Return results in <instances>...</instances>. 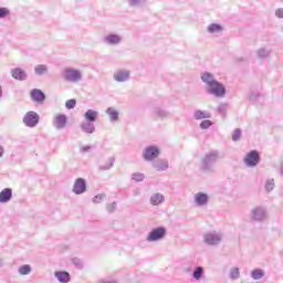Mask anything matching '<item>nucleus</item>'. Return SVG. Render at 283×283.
I'll list each match as a JSON object with an SVG mask.
<instances>
[{
  "instance_id": "38",
  "label": "nucleus",
  "mask_w": 283,
  "mask_h": 283,
  "mask_svg": "<svg viewBox=\"0 0 283 283\" xmlns=\"http://www.w3.org/2000/svg\"><path fill=\"white\" fill-rule=\"evenodd\" d=\"M132 180H135V182H143V180H145V175L143 172H135L132 175Z\"/></svg>"
},
{
  "instance_id": "8",
  "label": "nucleus",
  "mask_w": 283,
  "mask_h": 283,
  "mask_svg": "<svg viewBox=\"0 0 283 283\" xmlns=\"http://www.w3.org/2000/svg\"><path fill=\"white\" fill-rule=\"evenodd\" d=\"M132 76V72L129 70L119 69L114 72L113 78L116 81V83H126V81H129Z\"/></svg>"
},
{
  "instance_id": "43",
  "label": "nucleus",
  "mask_w": 283,
  "mask_h": 283,
  "mask_svg": "<svg viewBox=\"0 0 283 283\" xmlns=\"http://www.w3.org/2000/svg\"><path fill=\"white\" fill-rule=\"evenodd\" d=\"M66 109H74L76 107V99H69L65 103Z\"/></svg>"
},
{
  "instance_id": "32",
  "label": "nucleus",
  "mask_w": 283,
  "mask_h": 283,
  "mask_svg": "<svg viewBox=\"0 0 283 283\" xmlns=\"http://www.w3.org/2000/svg\"><path fill=\"white\" fill-rule=\"evenodd\" d=\"M20 275H30L32 273V268L29 264L19 268Z\"/></svg>"
},
{
  "instance_id": "28",
  "label": "nucleus",
  "mask_w": 283,
  "mask_h": 283,
  "mask_svg": "<svg viewBox=\"0 0 283 283\" xmlns=\"http://www.w3.org/2000/svg\"><path fill=\"white\" fill-rule=\"evenodd\" d=\"M114 163H116V158L109 157L107 164L98 166L99 171H108V169L114 167Z\"/></svg>"
},
{
  "instance_id": "25",
  "label": "nucleus",
  "mask_w": 283,
  "mask_h": 283,
  "mask_svg": "<svg viewBox=\"0 0 283 283\" xmlns=\"http://www.w3.org/2000/svg\"><path fill=\"white\" fill-rule=\"evenodd\" d=\"M195 120H203L205 118H211V113L207 111H195L193 113Z\"/></svg>"
},
{
  "instance_id": "6",
  "label": "nucleus",
  "mask_w": 283,
  "mask_h": 283,
  "mask_svg": "<svg viewBox=\"0 0 283 283\" xmlns=\"http://www.w3.org/2000/svg\"><path fill=\"white\" fill-rule=\"evenodd\" d=\"M247 167H258L260 165V153L258 150H251L243 159Z\"/></svg>"
},
{
  "instance_id": "34",
  "label": "nucleus",
  "mask_w": 283,
  "mask_h": 283,
  "mask_svg": "<svg viewBox=\"0 0 283 283\" xmlns=\"http://www.w3.org/2000/svg\"><path fill=\"white\" fill-rule=\"evenodd\" d=\"M273 189H275V179H268L265 181V190L268 192H271V191H273Z\"/></svg>"
},
{
  "instance_id": "30",
  "label": "nucleus",
  "mask_w": 283,
  "mask_h": 283,
  "mask_svg": "<svg viewBox=\"0 0 283 283\" xmlns=\"http://www.w3.org/2000/svg\"><path fill=\"white\" fill-rule=\"evenodd\" d=\"M222 31V25L218 24V23H212L208 27V32L210 34H218V32Z\"/></svg>"
},
{
  "instance_id": "29",
  "label": "nucleus",
  "mask_w": 283,
  "mask_h": 283,
  "mask_svg": "<svg viewBox=\"0 0 283 283\" xmlns=\"http://www.w3.org/2000/svg\"><path fill=\"white\" fill-rule=\"evenodd\" d=\"M205 275V268L197 266L195 271L192 272V277L195 280H202V276Z\"/></svg>"
},
{
  "instance_id": "20",
  "label": "nucleus",
  "mask_w": 283,
  "mask_h": 283,
  "mask_svg": "<svg viewBox=\"0 0 283 283\" xmlns=\"http://www.w3.org/2000/svg\"><path fill=\"white\" fill-rule=\"evenodd\" d=\"M34 74L35 76H45L50 74V67L45 64H38L34 66Z\"/></svg>"
},
{
  "instance_id": "40",
  "label": "nucleus",
  "mask_w": 283,
  "mask_h": 283,
  "mask_svg": "<svg viewBox=\"0 0 283 283\" xmlns=\"http://www.w3.org/2000/svg\"><path fill=\"white\" fill-rule=\"evenodd\" d=\"M6 17H10V9L0 7V19H6Z\"/></svg>"
},
{
  "instance_id": "37",
  "label": "nucleus",
  "mask_w": 283,
  "mask_h": 283,
  "mask_svg": "<svg viewBox=\"0 0 283 283\" xmlns=\"http://www.w3.org/2000/svg\"><path fill=\"white\" fill-rule=\"evenodd\" d=\"M242 138V129L237 128L234 129L233 134H232V140L234 143H238V140H240Z\"/></svg>"
},
{
  "instance_id": "41",
  "label": "nucleus",
  "mask_w": 283,
  "mask_h": 283,
  "mask_svg": "<svg viewBox=\"0 0 283 283\" xmlns=\"http://www.w3.org/2000/svg\"><path fill=\"white\" fill-rule=\"evenodd\" d=\"M260 96H261L260 91H258V90H252V91L250 92L249 98H250L251 101H258V98H260Z\"/></svg>"
},
{
  "instance_id": "42",
  "label": "nucleus",
  "mask_w": 283,
  "mask_h": 283,
  "mask_svg": "<svg viewBox=\"0 0 283 283\" xmlns=\"http://www.w3.org/2000/svg\"><path fill=\"white\" fill-rule=\"evenodd\" d=\"M213 125V122L209 120V119H206V120H202L199 125V127L201 129H209V127H211Z\"/></svg>"
},
{
  "instance_id": "19",
  "label": "nucleus",
  "mask_w": 283,
  "mask_h": 283,
  "mask_svg": "<svg viewBox=\"0 0 283 283\" xmlns=\"http://www.w3.org/2000/svg\"><path fill=\"white\" fill-rule=\"evenodd\" d=\"M153 167L156 171H167L169 169V161L165 159H157L153 161Z\"/></svg>"
},
{
  "instance_id": "27",
  "label": "nucleus",
  "mask_w": 283,
  "mask_h": 283,
  "mask_svg": "<svg viewBox=\"0 0 283 283\" xmlns=\"http://www.w3.org/2000/svg\"><path fill=\"white\" fill-rule=\"evenodd\" d=\"M153 116L155 118H168L169 112H167L165 109H160V108H154Z\"/></svg>"
},
{
  "instance_id": "2",
  "label": "nucleus",
  "mask_w": 283,
  "mask_h": 283,
  "mask_svg": "<svg viewBox=\"0 0 283 283\" xmlns=\"http://www.w3.org/2000/svg\"><path fill=\"white\" fill-rule=\"evenodd\" d=\"M62 77L66 83H78L83 81V73L76 69L66 67L62 71Z\"/></svg>"
},
{
  "instance_id": "44",
  "label": "nucleus",
  "mask_w": 283,
  "mask_h": 283,
  "mask_svg": "<svg viewBox=\"0 0 283 283\" xmlns=\"http://www.w3.org/2000/svg\"><path fill=\"white\" fill-rule=\"evenodd\" d=\"M72 264H74V266L77 269H83V261L78 258L72 259Z\"/></svg>"
},
{
  "instance_id": "11",
  "label": "nucleus",
  "mask_w": 283,
  "mask_h": 283,
  "mask_svg": "<svg viewBox=\"0 0 283 283\" xmlns=\"http://www.w3.org/2000/svg\"><path fill=\"white\" fill-rule=\"evenodd\" d=\"M67 126V115L59 114L53 118V127L57 130L65 129Z\"/></svg>"
},
{
  "instance_id": "16",
  "label": "nucleus",
  "mask_w": 283,
  "mask_h": 283,
  "mask_svg": "<svg viewBox=\"0 0 283 283\" xmlns=\"http://www.w3.org/2000/svg\"><path fill=\"white\" fill-rule=\"evenodd\" d=\"M11 76L14 81H28V72L21 67L11 69Z\"/></svg>"
},
{
  "instance_id": "35",
  "label": "nucleus",
  "mask_w": 283,
  "mask_h": 283,
  "mask_svg": "<svg viewBox=\"0 0 283 283\" xmlns=\"http://www.w3.org/2000/svg\"><path fill=\"white\" fill-rule=\"evenodd\" d=\"M258 57L259 59H266L269 56V54H271V51L266 50V49H259L256 51Z\"/></svg>"
},
{
  "instance_id": "15",
  "label": "nucleus",
  "mask_w": 283,
  "mask_h": 283,
  "mask_svg": "<svg viewBox=\"0 0 283 283\" xmlns=\"http://www.w3.org/2000/svg\"><path fill=\"white\" fill-rule=\"evenodd\" d=\"M200 78L202 83H205L207 90L208 87L212 86L218 80H216V75L212 73L205 71L200 74Z\"/></svg>"
},
{
  "instance_id": "36",
  "label": "nucleus",
  "mask_w": 283,
  "mask_h": 283,
  "mask_svg": "<svg viewBox=\"0 0 283 283\" xmlns=\"http://www.w3.org/2000/svg\"><path fill=\"white\" fill-rule=\"evenodd\" d=\"M129 6L139 8L140 6H145L147 0H128Z\"/></svg>"
},
{
  "instance_id": "47",
  "label": "nucleus",
  "mask_w": 283,
  "mask_h": 283,
  "mask_svg": "<svg viewBox=\"0 0 283 283\" xmlns=\"http://www.w3.org/2000/svg\"><path fill=\"white\" fill-rule=\"evenodd\" d=\"M275 17H277V19H283V8L276 9Z\"/></svg>"
},
{
  "instance_id": "17",
  "label": "nucleus",
  "mask_w": 283,
  "mask_h": 283,
  "mask_svg": "<svg viewBox=\"0 0 283 283\" xmlns=\"http://www.w3.org/2000/svg\"><path fill=\"white\" fill-rule=\"evenodd\" d=\"M30 97L34 103H43V101H45V93L39 88H33L30 93Z\"/></svg>"
},
{
  "instance_id": "52",
  "label": "nucleus",
  "mask_w": 283,
  "mask_h": 283,
  "mask_svg": "<svg viewBox=\"0 0 283 283\" xmlns=\"http://www.w3.org/2000/svg\"><path fill=\"white\" fill-rule=\"evenodd\" d=\"M280 175L283 176V164H281Z\"/></svg>"
},
{
  "instance_id": "51",
  "label": "nucleus",
  "mask_w": 283,
  "mask_h": 283,
  "mask_svg": "<svg viewBox=\"0 0 283 283\" xmlns=\"http://www.w3.org/2000/svg\"><path fill=\"white\" fill-rule=\"evenodd\" d=\"M101 283H116V281H101Z\"/></svg>"
},
{
  "instance_id": "48",
  "label": "nucleus",
  "mask_w": 283,
  "mask_h": 283,
  "mask_svg": "<svg viewBox=\"0 0 283 283\" xmlns=\"http://www.w3.org/2000/svg\"><path fill=\"white\" fill-rule=\"evenodd\" d=\"M80 151H82L83 154H85L87 151H92V147L91 146H82V147H80Z\"/></svg>"
},
{
  "instance_id": "1",
  "label": "nucleus",
  "mask_w": 283,
  "mask_h": 283,
  "mask_svg": "<svg viewBox=\"0 0 283 283\" xmlns=\"http://www.w3.org/2000/svg\"><path fill=\"white\" fill-rule=\"evenodd\" d=\"M218 158H220L218 150H211L206 154L201 159V171H203V174H213V171H216V163H218Z\"/></svg>"
},
{
  "instance_id": "26",
  "label": "nucleus",
  "mask_w": 283,
  "mask_h": 283,
  "mask_svg": "<svg viewBox=\"0 0 283 283\" xmlns=\"http://www.w3.org/2000/svg\"><path fill=\"white\" fill-rule=\"evenodd\" d=\"M106 114L107 116H109L111 123H116V120H118V111H116V108L108 107L106 109Z\"/></svg>"
},
{
  "instance_id": "22",
  "label": "nucleus",
  "mask_w": 283,
  "mask_h": 283,
  "mask_svg": "<svg viewBox=\"0 0 283 283\" xmlns=\"http://www.w3.org/2000/svg\"><path fill=\"white\" fill-rule=\"evenodd\" d=\"M84 118L88 123H96V120H98V112L94 109H87L84 114Z\"/></svg>"
},
{
  "instance_id": "23",
  "label": "nucleus",
  "mask_w": 283,
  "mask_h": 283,
  "mask_svg": "<svg viewBox=\"0 0 283 283\" xmlns=\"http://www.w3.org/2000/svg\"><path fill=\"white\" fill-rule=\"evenodd\" d=\"M54 276L57 279L59 282L61 283H67L71 280L70 272L65 271H56L54 273Z\"/></svg>"
},
{
  "instance_id": "10",
  "label": "nucleus",
  "mask_w": 283,
  "mask_h": 283,
  "mask_svg": "<svg viewBox=\"0 0 283 283\" xmlns=\"http://www.w3.org/2000/svg\"><path fill=\"white\" fill-rule=\"evenodd\" d=\"M87 191V182L83 178H77L73 186V193L75 196H81V193H85Z\"/></svg>"
},
{
  "instance_id": "39",
  "label": "nucleus",
  "mask_w": 283,
  "mask_h": 283,
  "mask_svg": "<svg viewBox=\"0 0 283 283\" xmlns=\"http://www.w3.org/2000/svg\"><path fill=\"white\" fill-rule=\"evenodd\" d=\"M240 277V269L234 268L230 271V280H238Z\"/></svg>"
},
{
  "instance_id": "46",
  "label": "nucleus",
  "mask_w": 283,
  "mask_h": 283,
  "mask_svg": "<svg viewBox=\"0 0 283 283\" xmlns=\"http://www.w3.org/2000/svg\"><path fill=\"white\" fill-rule=\"evenodd\" d=\"M103 200H105V195H96L95 197H93V202L95 205H98L99 202H103Z\"/></svg>"
},
{
  "instance_id": "18",
  "label": "nucleus",
  "mask_w": 283,
  "mask_h": 283,
  "mask_svg": "<svg viewBox=\"0 0 283 283\" xmlns=\"http://www.w3.org/2000/svg\"><path fill=\"white\" fill-rule=\"evenodd\" d=\"M80 128L84 134H94V132H96L94 122L84 120L80 124Z\"/></svg>"
},
{
  "instance_id": "3",
  "label": "nucleus",
  "mask_w": 283,
  "mask_h": 283,
  "mask_svg": "<svg viewBox=\"0 0 283 283\" xmlns=\"http://www.w3.org/2000/svg\"><path fill=\"white\" fill-rule=\"evenodd\" d=\"M208 94L216 96V98H224L227 96V86L218 80L210 86L207 87Z\"/></svg>"
},
{
  "instance_id": "50",
  "label": "nucleus",
  "mask_w": 283,
  "mask_h": 283,
  "mask_svg": "<svg viewBox=\"0 0 283 283\" xmlns=\"http://www.w3.org/2000/svg\"><path fill=\"white\" fill-rule=\"evenodd\" d=\"M0 98H3V88L0 85Z\"/></svg>"
},
{
  "instance_id": "5",
  "label": "nucleus",
  "mask_w": 283,
  "mask_h": 283,
  "mask_svg": "<svg viewBox=\"0 0 283 283\" xmlns=\"http://www.w3.org/2000/svg\"><path fill=\"white\" fill-rule=\"evenodd\" d=\"M167 235V229L165 227H158L153 229L148 235L147 241L148 242H158V240H163Z\"/></svg>"
},
{
  "instance_id": "49",
  "label": "nucleus",
  "mask_w": 283,
  "mask_h": 283,
  "mask_svg": "<svg viewBox=\"0 0 283 283\" xmlns=\"http://www.w3.org/2000/svg\"><path fill=\"white\" fill-rule=\"evenodd\" d=\"M4 151L3 146L0 145V158H3Z\"/></svg>"
},
{
  "instance_id": "9",
  "label": "nucleus",
  "mask_w": 283,
  "mask_h": 283,
  "mask_svg": "<svg viewBox=\"0 0 283 283\" xmlns=\"http://www.w3.org/2000/svg\"><path fill=\"white\" fill-rule=\"evenodd\" d=\"M143 156L147 161H151L156 159L157 156H160V149L156 146H148L145 148Z\"/></svg>"
},
{
  "instance_id": "14",
  "label": "nucleus",
  "mask_w": 283,
  "mask_h": 283,
  "mask_svg": "<svg viewBox=\"0 0 283 283\" xmlns=\"http://www.w3.org/2000/svg\"><path fill=\"white\" fill-rule=\"evenodd\" d=\"M251 216L256 222H262L266 220V209L262 207H256L252 209Z\"/></svg>"
},
{
  "instance_id": "33",
  "label": "nucleus",
  "mask_w": 283,
  "mask_h": 283,
  "mask_svg": "<svg viewBox=\"0 0 283 283\" xmlns=\"http://www.w3.org/2000/svg\"><path fill=\"white\" fill-rule=\"evenodd\" d=\"M228 109H229V104L221 103V104H219V106H218V113H219L221 116H223V117L227 116Z\"/></svg>"
},
{
  "instance_id": "13",
  "label": "nucleus",
  "mask_w": 283,
  "mask_h": 283,
  "mask_svg": "<svg viewBox=\"0 0 283 283\" xmlns=\"http://www.w3.org/2000/svg\"><path fill=\"white\" fill-rule=\"evenodd\" d=\"M103 43L106 45H119V43H123V36L116 33H109L103 38Z\"/></svg>"
},
{
  "instance_id": "4",
  "label": "nucleus",
  "mask_w": 283,
  "mask_h": 283,
  "mask_svg": "<svg viewBox=\"0 0 283 283\" xmlns=\"http://www.w3.org/2000/svg\"><path fill=\"white\" fill-rule=\"evenodd\" d=\"M40 119L41 117L39 116V113L34 111H29L23 116L22 122L25 125V127L33 128V127H36V125H39Z\"/></svg>"
},
{
  "instance_id": "7",
  "label": "nucleus",
  "mask_w": 283,
  "mask_h": 283,
  "mask_svg": "<svg viewBox=\"0 0 283 283\" xmlns=\"http://www.w3.org/2000/svg\"><path fill=\"white\" fill-rule=\"evenodd\" d=\"M203 242L209 247H216L222 242V233L220 232H210L205 234Z\"/></svg>"
},
{
  "instance_id": "24",
  "label": "nucleus",
  "mask_w": 283,
  "mask_h": 283,
  "mask_svg": "<svg viewBox=\"0 0 283 283\" xmlns=\"http://www.w3.org/2000/svg\"><path fill=\"white\" fill-rule=\"evenodd\" d=\"M164 200H165L164 195L160 192H156L150 197V205H153L154 207H158V205H163Z\"/></svg>"
},
{
  "instance_id": "21",
  "label": "nucleus",
  "mask_w": 283,
  "mask_h": 283,
  "mask_svg": "<svg viewBox=\"0 0 283 283\" xmlns=\"http://www.w3.org/2000/svg\"><path fill=\"white\" fill-rule=\"evenodd\" d=\"M12 200V190L11 188H4L0 192V203L10 202Z\"/></svg>"
},
{
  "instance_id": "45",
  "label": "nucleus",
  "mask_w": 283,
  "mask_h": 283,
  "mask_svg": "<svg viewBox=\"0 0 283 283\" xmlns=\"http://www.w3.org/2000/svg\"><path fill=\"white\" fill-rule=\"evenodd\" d=\"M116 207H117L116 201L108 203L106 206V211H108L109 213H114V211H116Z\"/></svg>"
},
{
  "instance_id": "31",
  "label": "nucleus",
  "mask_w": 283,
  "mask_h": 283,
  "mask_svg": "<svg viewBox=\"0 0 283 283\" xmlns=\"http://www.w3.org/2000/svg\"><path fill=\"white\" fill-rule=\"evenodd\" d=\"M252 280H262L264 277V271L255 269L251 272Z\"/></svg>"
},
{
  "instance_id": "12",
  "label": "nucleus",
  "mask_w": 283,
  "mask_h": 283,
  "mask_svg": "<svg viewBox=\"0 0 283 283\" xmlns=\"http://www.w3.org/2000/svg\"><path fill=\"white\" fill-rule=\"evenodd\" d=\"M196 207H207L209 205V195L206 192H197L193 196Z\"/></svg>"
}]
</instances>
